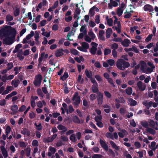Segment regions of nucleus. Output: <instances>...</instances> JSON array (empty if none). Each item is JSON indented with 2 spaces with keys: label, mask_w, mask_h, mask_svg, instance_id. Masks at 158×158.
I'll use <instances>...</instances> for the list:
<instances>
[{
  "label": "nucleus",
  "mask_w": 158,
  "mask_h": 158,
  "mask_svg": "<svg viewBox=\"0 0 158 158\" xmlns=\"http://www.w3.org/2000/svg\"><path fill=\"white\" fill-rule=\"evenodd\" d=\"M16 34V31L14 28L8 26L2 28L0 30V38L7 37L11 35L13 38H15Z\"/></svg>",
  "instance_id": "nucleus-1"
},
{
  "label": "nucleus",
  "mask_w": 158,
  "mask_h": 158,
  "mask_svg": "<svg viewBox=\"0 0 158 158\" xmlns=\"http://www.w3.org/2000/svg\"><path fill=\"white\" fill-rule=\"evenodd\" d=\"M116 65L117 68L120 70H124L126 68L130 66V63L122 59L118 60L116 62Z\"/></svg>",
  "instance_id": "nucleus-2"
},
{
  "label": "nucleus",
  "mask_w": 158,
  "mask_h": 158,
  "mask_svg": "<svg viewBox=\"0 0 158 158\" xmlns=\"http://www.w3.org/2000/svg\"><path fill=\"white\" fill-rule=\"evenodd\" d=\"M72 100L74 102L73 104L75 108H77L81 102L80 96H79L78 92H76L74 94L72 98Z\"/></svg>",
  "instance_id": "nucleus-3"
},
{
  "label": "nucleus",
  "mask_w": 158,
  "mask_h": 158,
  "mask_svg": "<svg viewBox=\"0 0 158 158\" xmlns=\"http://www.w3.org/2000/svg\"><path fill=\"white\" fill-rule=\"evenodd\" d=\"M42 79V76L40 74L36 75L33 82L35 86L36 87H40L41 85Z\"/></svg>",
  "instance_id": "nucleus-4"
},
{
  "label": "nucleus",
  "mask_w": 158,
  "mask_h": 158,
  "mask_svg": "<svg viewBox=\"0 0 158 158\" xmlns=\"http://www.w3.org/2000/svg\"><path fill=\"white\" fill-rule=\"evenodd\" d=\"M5 37L3 40V44L9 45L12 44L14 43V40L15 39H14L12 36L11 37L8 36Z\"/></svg>",
  "instance_id": "nucleus-5"
},
{
  "label": "nucleus",
  "mask_w": 158,
  "mask_h": 158,
  "mask_svg": "<svg viewBox=\"0 0 158 158\" xmlns=\"http://www.w3.org/2000/svg\"><path fill=\"white\" fill-rule=\"evenodd\" d=\"M97 94V100L98 104L99 106H101L103 102V94L101 92H99Z\"/></svg>",
  "instance_id": "nucleus-6"
},
{
  "label": "nucleus",
  "mask_w": 158,
  "mask_h": 158,
  "mask_svg": "<svg viewBox=\"0 0 158 158\" xmlns=\"http://www.w3.org/2000/svg\"><path fill=\"white\" fill-rule=\"evenodd\" d=\"M148 122L149 123V126L150 127L155 129L156 130H158V123L157 121L155 122L153 120L149 119L148 120Z\"/></svg>",
  "instance_id": "nucleus-7"
},
{
  "label": "nucleus",
  "mask_w": 158,
  "mask_h": 158,
  "mask_svg": "<svg viewBox=\"0 0 158 158\" xmlns=\"http://www.w3.org/2000/svg\"><path fill=\"white\" fill-rule=\"evenodd\" d=\"M100 143L102 147L106 151L108 150V146L105 140L100 139L99 140Z\"/></svg>",
  "instance_id": "nucleus-8"
},
{
  "label": "nucleus",
  "mask_w": 158,
  "mask_h": 158,
  "mask_svg": "<svg viewBox=\"0 0 158 158\" xmlns=\"http://www.w3.org/2000/svg\"><path fill=\"white\" fill-rule=\"evenodd\" d=\"M48 54H45L44 52L42 53L41 54L40 56L38 59L39 64H38V65H40L41 64L44 57L45 59H46L48 58Z\"/></svg>",
  "instance_id": "nucleus-9"
},
{
  "label": "nucleus",
  "mask_w": 158,
  "mask_h": 158,
  "mask_svg": "<svg viewBox=\"0 0 158 158\" xmlns=\"http://www.w3.org/2000/svg\"><path fill=\"white\" fill-rule=\"evenodd\" d=\"M143 9L144 11H146L152 12L154 10L153 7L149 4L145 5L143 7Z\"/></svg>",
  "instance_id": "nucleus-10"
},
{
  "label": "nucleus",
  "mask_w": 158,
  "mask_h": 158,
  "mask_svg": "<svg viewBox=\"0 0 158 158\" xmlns=\"http://www.w3.org/2000/svg\"><path fill=\"white\" fill-rule=\"evenodd\" d=\"M137 86L140 91H143L146 88V85H143V82L141 81H139L137 83Z\"/></svg>",
  "instance_id": "nucleus-11"
},
{
  "label": "nucleus",
  "mask_w": 158,
  "mask_h": 158,
  "mask_svg": "<svg viewBox=\"0 0 158 158\" xmlns=\"http://www.w3.org/2000/svg\"><path fill=\"white\" fill-rule=\"evenodd\" d=\"M110 3H109L108 4V7L109 9H112L113 6L116 7L118 6V3L114 1H113L112 0H110Z\"/></svg>",
  "instance_id": "nucleus-12"
},
{
  "label": "nucleus",
  "mask_w": 158,
  "mask_h": 158,
  "mask_svg": "<svg viewBox=\"0 0 158 158\" xmlns=\"http://www.w3.org/2000/svg\"><path fill=\"white\" fill-rule=\"evenodd\" d=\"M64 51V50L62 49H60L57 50L56 52L55 53L56 56V57H58L62 56L64 54L63 52Z\"/></svg>",
  "instance_id": "nucleus-13"
},
{
  "label": "nucleus",
  "mask_w": 158,
  "mask_h": 158,
  "mask_svg": "<svg viewBox=\"0 0 158 158\" xmlns=\"http://www.w3.org/2000/svg\"><path fill=\"white\" fill-rule=\"evenodd\" d=\"M103 107L104 108H107L106 109H104V111L106 113H109L112 110L111 107L109 105L106 104L103 106Z\"/></svg>",
  "instance_id": "nucleus-14"
},
{
  "label": "nucleus",
  "mask_w": 158,
  "mask_h": 158,
  "mask_svg": "<svg viewBox=\"0 0 158 158\" xmlns=\"http://www.w3.org/2000/svg\"><path fill=\"white\" fill-rule=\"evenodd\" d=\"M130 43L131 42L128 39H125L123 41H122L121 43L122 45L124 47H128Z\"/></svg>",
  "instance_id": "nucleus-15"
},
{
  "label": "nucleus",
  "mask_w": 158,
  "mask_h": 158,
  "mask_svg": "<svg viewBox=\"0 0 158 158\" xmlns=\"http://www.w3.org/2000/svg\"><path fill=\"white\" fill-rule=\"evenodd\" d=\"M2 152L5 158H6L8 156V152L6 149L5 148L4 146H1Z\"/></svg>",
  "instance_id": "nucleus-16"
},
{
  "label": "nucleus",
  "mask_w": 158,
  "mask_h": 158,
  "mask_svg": "<svg viewBox=\"0 0 158 158\" xmlns=\"http://www.w3.org/2000/svg\"><path fill=\"white\" fill-rule=\"evenodd\" d=\"M91 89L92 92L94 93L97 94L99 92V91L98 84L93 85L92 86Z\"/></svg>",
  "instance_id": "nucleus-17"
},
{
  "label": "nucleus",
  "mask_w": 158,
  "mask_h": 158,
  "mask_svg": "<svg viewBox=\"0 0 158 158\" xmlns=\"http://www.w3.org/2000/svg\"><path fill=\"white\" fill-rule=\"evenodd\" d=\"M128 103L131 106H134L137 104V102L133 98H130L128 99Z\"/></svg>",
  "instance_id": "nucleus-18"
},
{
  "label": "nucleus",
  "mask_w": 158,
  "mask_h": 158,
  "mask_svg": "<svg viewBox=\"0 0 158 158\" xmlns=\"http://www.w3.org/2000/svg\"><path fill=\"white\" fill-rule=\"evenodd\" d=\"M18 109V106L16 105H14L11 106L10 109L13 112V113H11V114H15L17 112V110Z\"/></svg>",
  "instance_id": "nucleus-19"
},
{
  "label": "nucleus",
  "mask_w": 158,
  "mask_h": 158,
  "mask_svg": "<svg viewBox=\"0 0 158 158\" xmlns=\"http://www.w3.org/2000/svg\"><path fill=\"white\" fill-rule=\"evenodd\" d=\"M112 32V30L111 28H109L107 29L106 32V37L107 38H109L110 37Z\"/></svg>",
  "instance_id": "nucleus-20"
},
{
  "label": "nucleus",
  "mask_w": 158,
  "mask_h": 158,
  "mask_svg": "<svg viewBox=\"0 0 158 158\" xmlns=\"http://www.w3.org/2000/svg\"><path fill=\"white\" fill-rule=\"evenodd\" d=\"M110 143L113 148L115 149L117 151L119 150V147L117 146L114 142L110 140Z\"/></svg>",
  "instance_id": "nucleus-21"
},
{
  "label": "nucleus",
  "mask_w": 158,
  "mask_h": 158,
  "mask_svg": "<svg viewBox=\"0 0 158 158\" xmlns=\"http://www.w3.org/2000/svg\"><path fill=\"white\" fill-rule=\"evenodd\" d=\"M21 133L24 135H26L28 136L30 135V132L28 129L24 128L21 131Z\"/></svg>",
  "instance_id": "nucleus-22"
},
{
  "label": "nucleus",
  "mask_w": 158,
  "mask_h": 158,
  "mask_svg": "<svg viewBox=\"0 0 158 158\" xmlns=\"http://www.w3.org/2000/svg\"><path fill=\"white\" fill-rule=\"evenodd\" d=\"M148 123V122L145 120L142 121L141 122V124L142 126L147 129L148 128L149 126Z\"/></svg>",
  "instance_id": "nucleus-23"
},
{
  "label": "nucleus",
  "mask_w": 158,
  "mask_h": 158,
  "mask_svg": "<svg viewBox=\"0 0 158 158\" xmlns=\"http://www.w3.org/2000/svg\"><path fill=\"white\" fill-rule=\"evenodd\" d=\"M73 120L75 123L80 124L81 123L80 119L77 115H75L73 116Z\"/></svg>",
  "instance_id": "nucleus-24"
},
{
  "label": "nucleus",
  "mask_w": 158,
  "mask_h": 158,
  "mask_svg": "<svg viewBox=\"0 0 158 158\" xmlns=\"http://www.w3.org/2000/svg\"><path fill=\"white\" fill-rule=\"evenodd\" d=\"M97 50V48L92 46L89 50V52L92 55H94L96 53Z\"/></svg>",
  "instance_id": "nucleus-25"
},
{
  "label": "nucleus",
  "mask_w": 158,
  "mask_h": 158,
  "mask_svg": "<svg viewBox=\"0 0 158 158\" xmlns=\"http://www.w3.org/2000/svg\"><path fill=\"white\" fill-rule=\"evenodd\" d=\"M19 83V81L18 79L13 80L11 82V85H14L15 87H17Z\"/></svg>",
  "instance_id": "nucleus-26"
},
{
  "label": "nucleus",
  "mask_w": 158,
  "mask_h": 158,
  "mask_svg": "<svg viewBox=\"0 0 158 158\" xmlns=\"http://www.w3.org/2000/svg\"><path fill=\"white\" fill-rule=\"evenodd\" d=\"M20 52H18L17 54V57L19 58V59L22 60L24 58V56L23 55V54L22 53V50H21Z\"/></svg>",
  "instance_id": "nucleus-27"
},
{
  "label": "nucleus",
  "mask_w": 158,
  "mask_h": 158,
  "mask_svg": "<svg viewBox=\"0 0 158 158\" xmlns=\"http://www.w3.org/2000/svg\"><path fill=\"white\" fill-rule=\"evenodd\" d=\"M69 77V75L68 73L65 72L63 75L60 77V79L63 81L65 80Z\"/></svg>",
  "instance_id": "nucleus-28"
},
{
  "label": "nucleus",
  "mask_w": 158,
  "mask_h": 158,
  "mask_svg": "<svg viewBox=\"0 0 158 158\" xmlns=\"http://www.w3.org/2000/svg\"><path fill=\"white\" fill-rule=\"evenodd\" d=\"M126 93L128 95H131L132 92V89L131 87H129L125 90Z\"/></svg>",
  "instance_id": "nucleus-29"
},
{
  "label": "nucleus",
  "mask_w": 158,
  "mask_h": 158,
  "mask_svg": "<svg viewBox=\"0 0 158 158\" xmlns=\"http://www.w3.org/2000/svg\"><path fill=\"white\" fill-rule=\"evenodd\" d=\"M81 45L85 50H87V49L89 48V45L86 42H82Z\"/></svg>",
  "instance_id": "nucleus-30"
},
{
  "label": "nucleus",
  "mask_w": 158,
  "mask_h": 158,
  "mask_svg": "<svg viewBox=\"0 0 158 158\" xmlns=\"http://www.w3.org/2000/svg\"><path fill=\"white\" fill-rule=\"evenodd\" d=\"M13 17L10 14L7 15L6 17V20L7 22H9L13 20Z\"/></svg>",
  "instance_id": "nucleus-31"
},
{
  "label": "nucleus",
  "mask_w": 158,
  "mask_h": 158,
  "mask_svg": "<svg viewBox=\"0 0 158 158\" xmlns=\"http://www.w3.org/2000/svg\"><path fill=\"white\" fill-rule=\"evenodd\" d=\"M147 131L150 134H151L153 135H154L156 133V131L154 130L149 127L147 129Z\"/></svg>",
  "instance_id": "nucleus-32"
},
{
  "label": "nucleus",
  "mask_w": 158,
  "mask_h": 158,
  "mask_svg": "<svg viewBox=\"0 0 158 158\" xmlns=\"http://www.w3.org/2000/svg\"><path fill=\"white\" fill-rule=\"evenodd\" d=\"M6 69L8 71L11 69L13 67V63L12 62L8 63L6 65Z\"/></svg>",
  "instance_id": "nucleus-33"
},
{
  "label": "nucleus",
  "mask_w": 158,
  "mask_h": 158,
  "mask_svg": "<svg viewBox=\"0 0 158 158\" xmlns=\"http://www.w3.org/2000/svg\"><path fill=\"white\" fill-rule=\"evenodd\" d=\"M34 35V32L33 31H31L30 33L27 35L26 37L27 40H30L31 37H33Z\"/></svg>",
  "instance_id": "nucleus-34"
},
{
  "label": "nucleus",
  "mask_w": 158,
  "mask_h": 158,
  "mask_svg": "<svg viewBox=\"0 0 158 158\" xmlns=\"http://www.w3.org/2000/svg\"><path fill=\"white\" fill-rule=\"evenodd\" d=\"M108 16L106 18V19H107V24L109 26H111L113 24V19L111 18L108 19Z\"/></svg>",
  "instance_id": "nucleus-35"
},
{
  "label": "nucleus",
  "mask_w": 158,
  "mask_h": 158,
  "mask_svg": "<svg viewBox=\"0 0 158 158\" xmlns=\"http://www.w3.org/2000/svg\"><path fill=\"white\" fill-rule=\"evenodd\" d=\"M123 10L121 8H117V13L119 17L121 16L123 13Z\"/></svg>",
  "instance_id": "nucleus-36"
},
{
  "label": "nucleus",
  "mask_w": 158,
  "mask_h": 158,
  "mask_svg": "<svg viewBox=\"0 0 158 158\" xmlns=\"http://www.w3.org/2000/svg\"><path fill=\"white\" fill-rule=\"evenodd\" d=\"M102 48V46L101 45H99V47L98 48V50L97 52V54L98 55H100L102 54V52L101 51V48Z\"/></svg>",
  "instance_id": "nucleus-37"
},
{
  "label": "nucleus",
  "mask_w": 158,
  "mask_h": 158,
  "mask_svg": "<svg viewBox=\"0 0 158 158\" xmlns=\"http://www.w3.org/2000/svg\"><path fill=\"white\" fill-rule=\"evenodd\" d=\"M37 93L38 95L41 97H43L44 94L42 92L40 88H38L37 90Z\"/></svg>",
  "instance_id": "nucleus-38"
},
{
  "label": "nucleus",
  "mask_w": 158,
  "mask_h": 158,
  "mask_svg": "<svg viewBox=\"0 0 158 158\" xmlns=\"http://www.w3.org/2000/svg\"><path fill=\"white\" fill-rule=\"evenodd\" d=\"M34 125L36 127V129L40 131L42 130V127L41 123H40L39 125H37V124L35 123H34Z\"/></svg>",
  "instance_id": "nucleus-39"
},
{
  "label": "nucleus",
  "mask_w": 158,
  "mask_h": 158,
  "mask_svg": "<svg viewBox=\"0 0 158 158\" xmlns=\"http://www.w3.org/2000/svg\"><path fill=\"white\" fill-rule=\"evenodd\" d=\"M141 63L140 69L141 70H143L145 67L146 66V63L143 61H141L140 62Z\"/></svg>",
  "instance_id": "nucleus-40"
},
{
  "label": "nucleus",
  "mask_w": 158,
  "mask_h": 158,
  "mask_svg": "<svg viewBox=\"0 0 158 158\" xmlns=\"http://www.w3.org/2000/svg\"><path fill=\"white\" fill-rule=\"evenodd\" d=\"M20 10L19 8H17L14 11V15L15 17H17L19 14Z\"/></svg>",
  "instance_id": "nucleus-41"
},
{
  "label": "nucleus",
  "mask_w": 158,
  "mask_h": 158,
  "mask_svg": "<svg viewBox=\"0 0 158 158\" xmlns=\"http://www.w3.org/2000/svg\"><path fill=\"white\" fill-rule=\"evenodd\" d=\"M104 55L105 56L110 54L111 52V50L109 48H106L104 51Z\"/></svg>",
  "instance_id": "nucleus-42"
},
{
  "label": "nucleus",
  "mask_w": 158,
  "mask_h": 158,
  "mask_svg": "<svg viewBox=\"0 0 158 158\" xmlns=\"http://www.w3.org/2000/svg\"><path fill=\"white\" fill-rule=\"evenodd\" d=\"M70 139L73 142H76V139L74 134H72L70 137Z\"/></svg>",
  "instance_id": "nucleus-43"
},
{
  "label": "nucleus",
  "mask_w": 158,
  "mask_h": 158,
  "mask_svg": "<svg viewBox=\"0 0 158 158\" xmlns=\"http://www.w3.org/2000/svg\"><path fill=\"white\" fill-rule=\"evenodd\" d=\"M19 145L21 148H24L26 147L27 145L23 141H20L19 143Z\"/></svg>",
  "instance_id": "nucleus-44"
},
{
  "label": "nucleus",
  "mask_w": 158,
  "mask_h": 158,
  "mask_svg": "<svg viewBox=\"0 0 158 158\" xmlns=\"http://www.w3.org/2000/svg\"><path fill=\"white\" fill-rule=\"evenodd\" d=\"M25 150L26 151V156L27 157H29L30 156L31 151L30 147H27Z\"/></svg>",
  "instance_id": "nucleus-45"
},
{
  "label": "nucleus",
  "mask_w": 158,
  "mask_h": 158,
  "mask_svg": "<svg viewBox=\"0 0 158 158\" xmlns=\"http://www.w3.org/2000/svg\"><path fill=\"white\" fill-rule=\"evenodd\" d=\"M35 35L34 36L35 40L36 42H38L39 39V33L37 31H35Z\"/></svg>",
  "instance_id": "nucleus-46"
},
{
  "label": "nucleus",
  "mask_w": 158,
  "mask_h": 158,
  "mask_svg": "<svg viewBox=\"0 0 158 158\" xmlns=\"http://www.w3.org/2000/svg\"><path fill=\"white\" fill-rule=\"evenodd\" d=\"M70 52L71 53L75 55H78L79 53L78 51L76 49H72L71 50Z\"/></svg>",
  "instance_id": "nucleus-47"
},
{
  "label": "nucleus",
  "mask_w": 158,
  "mask_h": 158,
  "mask_svg": "<svg viewBox=\"0 0 158 158\" xmlns=\"http://www.w3.org/2000/svg\"><path fill=\"white\" fill-rule=\"evenodd\" d=\"M118 48V45L117 43H114L113 44L111 47V48L113 50H115Z\"/></svg>",
  "instance_id": "nucleus-48"
},
{
  "label": "nucleus",
  "mask_w": 158,
  "mask_h": 158,
  "mask_svg": "<svg viewBox=\"0 0 158 158\" xmlns=\"http://www.w3.org/2000/svg\"><path fill=\"white\" fill-rule=\"evenodd\" d=\"M85 73L86 76L88 78H90L92 77V73H91V74H90L89 71H88L87 69H86L85 70Z\"/></svg>",
  "instance_id": "nucleus-49"
},
{
  "label": "nucleus",
  "mask_w": 158,
  "mask_h": 158,
  "mask_svg": "<svg viewBox=\"0 0 158 158\" xmlns=\"http://www.w3.org/2000/svg\"><path fill=\"white\" fill-rule=\"evenodd\" d=\"M32 145L34 147L38 146L39 144L38 141L36 139H34L32 141Z\"/></svg>",
  "instance_id": "nucleus-50"
},
{
  "label": "nucleus",
  "mask_w": 158,
  "mask_h": 158,
  "mask_svg": "<svg viewBox=\"0 0 158 158\" xmlns=\"http://www.w3.org/2000/svg\"><path fill=\"white\" fill-rule=\"evenodd\" d=\"M102 115H100L99 116H96L94 118V119L95 121L96 122L101 121V120H102Z\"/></svg>",
  "instance_id": "nucleus-51"
},
{
  "label": "nucleus",
  "mask_w": 158,
  "mask_h": 158,
  "mask_svg": "<svg viewBox=\"0 0 158 158\" xmlns=\"http://www.w3.org/2000/svg\"><path fill=\"white\" fill-rule=\"evenodd\" d=\"M106 135L108 138H110L111 139H114V137L112 133L110 132H107L106 134Z\"/></svg>",
  "instance_id": "nucleus-52"
},
{
  "label": "nucleus",
  "mask_w": 158,
  "mask_h": 158,
  "mask_svg": "<svg viewBox=\"0 0 158 158\" xmlns=\"http://www.w3.org/2000/svg\"><path fill=\"white\" fill-rule=\"evenodd\" d=\"M11 131V128L10 126H8L6 127V128L5 130L6 134L7 136L8 135V134L10 133Z\"/></svg>",
  "instance_id": "nucleus-53"
},
{
  "label": "nucleus",
  "mask_w": 158,
  "mask_h": 158,
  "mask_svg": "<svg viewBox=\"0 0 158 158\" xmlns=\"http://www.w3.org/2000/svg\"><path fill=\"white\" fill-rule=\"evenodd\" d=\"M96 95L94 94H91L89 96L90 100L91 101H93L96 99Z\"/></svg>",
  "instance_id": "nucleus-54"
},
{
  "label": "nucleus",
  "mask_w": 158,
  "mask_h": 158,
  "mask_svg": "<svg viewBox=\"0 0 158 158\" xmlns=\"http://www.w3.org/2000/svg\"><path fill=\"white\" fill-rule=\"evenodd\" d=\"M57 128L59 130H64L67 129L64 126L61 124L59 125L57 127Z\"/></svg>",
  "instance_id": "nucleus-55"
},
{
  "label": "nucleus",
  "mask_w": 158,
  "mask_h": 158,
  "mask_svg": "<svg viewBox=\"0 0 158 158\" xmlns=\"http://www.w3.org/2000/svg\"><path fill=\"white\" fill-rule=\"evenodd\" d=\"M104 94L105 96L108 98H110L111 97V94L107 91H105L104 92Z\"/></svg>",
  "instance_id": "nucleus-56"
},
{
  "label": "nucleus",
  "mask_w": 158,
  "mask_h": 158,
  "mask_svg": "<svg viewBox=\"0 0 158 158\" xmlns=\"http://www.w3.org/2000/svg\"><path fill=\"white\" fill-rule=\"evenodd\" d=\"M108 64L111 66H112L114 63L115 61L114 60L110 59L107 60V61Z\"/></svg>",
  "instance_id": "nucleus-57"
},
{
  "label": "nucleus",
  "mask_w": 158,
  "mask_h": 158,
  "mask_svg": "<svg viewBox=\"0 0 158 158\" xmlns=\"http://www.w3.org/2000/svg\"><path fill=\"white\" fill-rule=\"evenodd\" d=\"M153 36L152 34L149 35L145 39V41L147 42H149L152 39Z\"/></svg>",
  "instance_id": "nucleus-58"
},
{
  "label": "nucleus",
  "mask_w": 158,
  "mask_h": 158,
  "mask_svg": "<svg viewBox=\"0 0 158 158\" xmlns=\"http://www.w3.org/2000/svg\"><path fill=\"white\" fill-rule=\"evenodd\" d=\"M102 156L101 154H94L93 155L92 158H102Z\"/></svg>",
  "instance_id": "nucleus-59"
},
{
  "label": "nucleus",
  "mask_w": 158,
  "mask_h": 158,
  "mask_svg": "<svg viewBox=\"0 0 158 158\" xmlns=\"http://www.w3.org/2000/svg\"><path fill=\"white\" fill-rule=\"evenodd\" d=\"M84 39L85 41L89 43H90L91 41V39L90 38V37H89L88 35H87L85 36Z\"/></svg>",
  "instance_id": "nucleus-60"
},
{
  "label": "nucleus",
  "mask_w": 158,
  "mask_h": 158,
  "mask_svg": "<svg viewBox=\"0 0 158 158\" xmlns=\"http://www.w3.org/2000/svg\"><path fill=\"white\" fill-rule=\"evenodd\" d=\"M85 29V26L84 25L82 26L80 29V31L81 32L83 31L84 34H85L86 33L87 31Z\"/></svg>",
  "instance_id": "nucleus-61"
},
{
  "label": "nucleus",
  "mask_w": 158,
  "mask_h": 158,
  "mask_svg": "<svg viewBox=\"0 0 158 158\" xmlns=\"http://www.w3.org/2000/svg\"><path fill=\"white\" fill-rule=\"evenodd\" d=\"M26 108V107L25 106L23 105L19 108V111L20 112H22L24 111Z\"/></svg>",
  "instance_id": "nucleus-62"
},
{
  "label": "nucleus",
  "mask_w": 158,
  "mask_h": 158,
  "mask_svg": "<svg viewBox=\"0 0 158 158\" xmlns=\"http://www.w3.org/2000/svg\"><path fill=\"white\" fill-rule=\"evenodd\" d=\"M94 65L96 67L98 68H100L101 67V65L98 61H97L95 63Z\"/></svg>",
  "instance_id": "nucleus-63"
},
{
  "label": "nucleus",
  "mask_w": 158,
  "mask_h": 158,
  "mask_svg": "<svg viewBox=\"0 0 158 158\" xmlns=\"http://www.w3.org/2000/svg\"><path fill=\"white\" fill-rule=\"evenodd\" d=\"M59 27L57 24H54L52 27V30L54 31H56L58 30Z\"/></svg>",
  "instance_id": "nucleus-64"
}]
</instances>
